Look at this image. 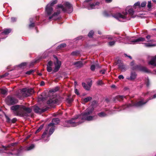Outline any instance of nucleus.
Here are the masks:
<instances>
[{"instance_id": "nucleus-31", "label": "nucleus", "mask_w": 156, "mask_h": 156, "mask_svg": "<svg viewBox=\"0 0 156 156\" xmlns=\"http://www.w3.org/2000/svg\"><path fill=\"white\" fill-rule=\"evenodd\" d=\"M94 32L93 31H90L88 34V36L89 37H92L94 34Z\"/></svg>"}, {"instance_id": "nucleus-16", "label": "nucleus", "mask_w": 156, "mask_h": 156, "mask_svg": "<svg viewBox=\"0 0 156 156\" xmlns=\"http://www.w3.org/2000/svg\"><path fill=\"white\" fill-rule=\"evenodd\" d=\"M99 4V2H97L95 3H94L89 4L87 6V8L89 9H95L96 5H98Z\"/></svg>"}, {"instance_id": "nucleus-27", "label": "nucleus", "mask_w": 156, "mask_h": 156, "mask_svg": "<svg viewBox=\"0 0 156 156\" xmlns=\"http://www.w3.org/2000/svg\"><path fill=\"white\" fill-rule=\"evenodd\" d=\"M116 98L119 100H122L123 98H125V97L123 96L118 95L116 96Z\"/></svg>"}, {"instance_id": "nucleus-7", "label": "nucleus", "mask_w": 156, "mask_h": 156, "mask_svg": "<svg viewBox=\"0 0 156 156\" xmlns=\"http://www.w3.org/2000/svg\"><path fill=\"white\" fill-rule=\"evenodd\" d=\"M54 126H48V127L46 128L45 129V131H44L43 134L42 136V138H44L45 137V136L47 134V133L48 130V129L50 128L49 131V134L50 135H51L54 130Z\"/></svg>"}, {"instance_id": "nucleus-51", "label": "nucleus", "mask_w": 156, "mask_h": 156, "mask_svg": "<svg viewBox=\"0 0 156 156\" xmlns=\"http://www.w3.org/2000/svg\"><path fill=\"white\" fill-rule=\"evenodd\" d=\"M34 23H32L29 25V27H33L34 26Z\"/></svg>"}, {"instance_id": "nucleus-3", "label": "nucleus", "mask_w": 156, "mask_h": 156, "mask_svg": "<svg viewBox=\"0 0 156 156\" xmlns=\"http://www.w3.org/2000/svg\"><path fill=\"white\" fill-rule=\"evenodd\" d=\"M65 6L66 8H64L63 6L61 5H58L57 6V12H54L51 16H49V19L51 20L52 18L55 20V19L54 17L57 16L60 12V11H63L64 12L67 11L68 13H71L73 11V8L72 5L69 3L66 2L65 3Z\"/></svg>"}, {"instance_id": "nucleus-46", "label": "nucleus", "mask_w": 156, "mask_h": 156, "mask_svg": "<svg viewBox=\"0 0 156 156\" xmlns=\"http://www.w3.org/2000/svg\"><path fill=\"white\" fill-rule=\"evenodd\" d=\"M17 120V119L16 118H13V119L11 121V122L12 123H15Z\"/></svg>"}, {"instance_id": "nucleus-10", "label": "nucleus", "mask_w": 156, "mask_h": 156, "mask_svg": "<svg viewBox=\"0 0 156 156\" xmlns=\"http://www.w3.org/2000/svg\"><path fill=\"white\" fill-rule=\"evenodd\" d=\"M125 40L126 41H131V42L133 43V44H135L136 43L140 41H144L145 40V39L140 37L137 39L134 40H131L129 38V37H126L125 38Z\"/></svg>"}, {"instance_id": "nucleus-34", "label": "nucleus", "mask_w": 156, "mask_h": 156, "mask_svg": "<svg viewBox=\"0 0 156 156\" xmlns=\"http://www.w3.org/2000/svg\"><path fill=\"white\" fill-rule=\"evenodd\" d=\"M146 2H142L141 5H140V7H144L146 5Z\"/></svg>"}, {"instance_id": "nucleus-5", "label": "nucleus", "mask_w": 156, "mask_h": 156, "mask_svg": "<svg viewBox=\"0 0 156 156\" xmlns=\"http://www.w3.org/2000/svg\"><path fill=\"white\" fill-rule=\"evenodd\" d=\"M126 11H128L129 14L130 15L132 16L133 14L134 11L132 9L130 8L128 9V8L126 9ZM127 12H126L125 13H123L122 14L120 13H117L113 15V16L117 19L122 18L123 20H125L127 18Z\"/></svg>"}, {"instance_id": "nucleus-42", "label": "nucleus", "mask_w": 156, "mask_h": 156, "mask_svg": "<svg viewBox=\"0 0 156 156\" xmlns=\"http://www.w3.org/2000/svg\"><path fill=\"white\" fill-rule=\"evenodd\" d=\"M52 65V62L51 61H49L47 65V66H51Z\"/></svg>"}, {"instance_id": "nucleus-38", "label": "nucleus", "mask_w": 156, "mask_h": 156, "mask_svg": "<svg viewBox=\"0 0 156 156\" xmlns=\"http://www.w3.org/2000/svg\"><path fill=\"white\" fill-rule=\"evenodd\" d=\"M34 72V70H30L29 71L27 72L26 73V74L28 75H30Z\"/></svg>"}, {"instance_id": "nucleus-62", "label": "nucleus", "mask_w": 156, "mask_h": 156, "mask_svg": "<svg viewBox=\"0 0 156 156\" xmlns=\"http://www.w3.org/2000/svg\"><path fill=\"white\" fill-rule=\"evenodd\" d=\"M38 75L39 76H41L42 75L41 74V73H39L38 74Z\"/></svg>"}, {"instance_id": "nucleus-32", "label": "nucleus", "mask_w": 156, "mask_h": 156, "mask_svg": "<svg viewBox=\"0 0 156 156\" xmlns=\"http://www.w3.org/2000/svg\"><path fill=\"white\" fill-rule=\"evenodd\" d=\"M66 46V44L65 43H63L61 44L59 46H58V48H62L65 47Z\"/></svg>"}, {"instance_id": "nucleus-20", "label": "nucleus", "mask_w": 156, "mask_h": 156, "mask_svg": "<svg viewBox=\"0 0 156 156\" xmlns=\"http://www.w3.org/2000/svg\"><path fill=\"white\" fill-rule=\"evenodd\" d=\"M92 99V98L90 97H87L83 99L82 102L83 103H87L90 101Z\"/></svg>"}, {"instance_id": "nucleus-9", "label": "nucleus", "mask_w": 156, "mask_h": 156, "mask_svg": "<svg viewBox=\"0 0 156 156\" xmlns=\"http://www.w3.org/2000/svg\"><path fill=\"white\" fill-rule=\"evenodd\" d=\"M54 57L56 59V62L54 63L55 66L54 71L55 72H56L58 70L60 67L61 62L58 60L57 57L55 55H54Z\"/></svg>"}, {"instance_id": "nucleus-8", "label": "nucleus", "mask_w": 156, "mask_h": 156, "mask_svg": "<svg viewBox=\"0 0 156 156\" xmlns=\"http://www.w3.org/2000/svg\"><path fill=\"white\" fill-rule=\"evenodd\" d=\"M6 101L8 105H11L17 103L18 100L13 97H9L7 99Z\"/></svg>"}, {"instance_id": "nucleus-45", "label": "nucleus", "mask_w": 156, "mask_h": 156, "mask_svg": "<svg viewBox=\"0 0 156 156\" xmlns=\"http://www.w3.org/2000/svg\"><path fill=\"white\" fill-rule=\"evenodd\" d=\"M5 117L6 119V120L8 122H11V121L10 120V119L7 116H5Z\"/></svg>"}, {"instance_id": "nucleus-40", "label": "nucleus", "mask_w": 156, "mask_h": 156, "mask_svg": "<svg viewBox=\"0 0 156 156\" xmlns=\"http://www.w3.org/2000/svg\"><path fill=\"white\" fill-rule=\"evenodd\" d=\"M147 7L149 8H150L151 7V1H149L148 2Z\"/></svg>"}, {"instance_id": "nucleus-61", "label": "nucleus", "mask_w": 156, "mask_h": 156, "mask_svg": "<svg viewBox=\"0 0 156 156\" xmlns=\"http://www.w3.org/2000/svg\"><path fill=\"white\" fill-rule=\"evenodd\" d=\"M72 54L73 55H76V52H73L72 53Z\"/></svg>"}, {"instance_id": "nucleus-33", "label": "nucleus", "mask_w": 156, "mask_h": 156, "mask_svg": "<svg viewBox=\"0 0 156 156\" xmlns=\"http://www.w3.org/2000/svg\"><path fill=\"white\" fill-rule=\"evenodd\" d=\"M92 81L91 80H90L89 81H88L87 83L88 86V87H89L90 88L92 85Z\"/></svg>"}, {"instance_id": "nucleus-36", "label": "nucleus", "mask_w": 156, "mask_h": 156, "mask_svg": "<svg viewBox=\"0 0 156 156\" xmlns=\"http://www.w3.org/2000/svg\"><path fill=\"white\" fill-rule=\"evenodd\" d=\"M115 43V41H112L111 42H110L108 43V44L110 46H112L114 45Z\"/></svg>"}, {"instance_id": "nucleus-26", "label": "nucleus", "mask_w": 156, "mask_h": 156, "mask_svg": "<svg viewBox=\"0 0 156 156\" xmlns=\"http://www.w3.org/2000/svg\"><path fill=\"white\" fill-rule=\"evenodd\" d=\"M7 90L5 89H1L0 90V92L2 94H5L7 92Z\"/></svg>"}, {"instance_id": "nucleus-59", "label": "nucleus", "mask_w": 156, "mask_h": 156, "mask_svg": "<svg viewBox=\"0 0 156 156\" xmlns=\"http://www.w3.org/2000/svg\"><path fill=\"white\" fill-rule=\"evenodd\" d=\"M44 83L43 81H41V86H43L44 85Z\"/></svg>"}, {"instance_id": "nucleus-60", "label": "nucleus", "mask_w": 156, "mask_h": 156, "mask_svg": "<svg viewBox=\"0 0 156 156\" xmlns=\"http://www.w3.org/2000/svg\"><path fill=\"white\" fill-rule=\"evenodd\" d=\"M105 1L106 2L109 3L111 2L112 0H105Z\"/></svg>"}, {"instance_id": "nucleus-39", "label": "nucleus", "mask_w": 156, "mask_h": 156, "mask_svg": "<svg viewBox=\"0 0 156 156\" xmlns=\"http://www.w3.org/2000/svg\"><path fill=\"white\" fill-rule=\"evenodd\" d=\"M95 69V66L94 65H92L91 66L90 69L92 71L94 70Z\"/></svg>"}, {"instance_id": "nucleus-54", "label": "nucleus", "mask_w": 156, "mask_h": 156, "mask_svg": "<svg viewBox=\"0 0 156 156\" xmlns=\"http://www.w3.org/2000/svg\"><path fill=\"white\" fill-rule=\"evenodd\" d=\"M26 63H23L20 64V66H24L26 65Z\"/></svg>"}, {"instance_id": "nucleus-52", "label": "nucleus", "mask_w": 156, "mask_h": 156, "mask_svg": "<svg viewBox=\"0 0 156 156\" xmlns=\"http://www.w3.org/2000/svg\"><path fill=\"white\" fill-rule=\"evenodd\" d=\"M75 93L77 94V95H79V93H78V90L77 89H76L75 90Z\"/></svg>"}, {"instance_id": "nucleus-56", "label": "nucleus", "mask_w": 156, "mask_h": 156, "mask_svg": "<svg viewBox=\"0 0 156 156\" xmlns=\"http://www.w3.org/2000/svg\"><path fill=\"white\" fill-rule=\"evenodd\" d=\"M156 98V94L154 95L153 97L152 98H150L148 100H149L151 99L152 98Z\"/></svg>"}, {"instance_id": "nucleus-2", "label": "nucleus", "mask_w": 156, "mask_h": 156, "mask_svg": "<svg viewBox=\"0 0 156 156\" xmlns=\"http://www.w3.org/2000/svg\"><path fill=\"white\" fill-rule=\"evenodd\" d=\"M14 114L16 115L21 116H27L28 114L30 113L32 109L23 105H15L11 107Z\"/></svg>"}, {"instance_id": "nucleus-43", "label": "nucleus", "mask_w": 156, "mask_h": 156, "mask_svg": "<svg viewBox=\"0 0 156 156\" xmlns=\"http://www.w3.org/2000/svg\"><path fill=\"white\" fill-rule=\"evenodd\" d=\"M8 74H9L8 73H5L4 74L2 75L1 76H0V78H2V77L6 76H8Z\"/></svg>"}, {"instance_id": "nucleus-21", "label": "nucleus", "mask_w": 156, "mask_h": 156, "mask_svg": "<svg viewBox=\"0 0 156 156\" xmlns=\"http://www.w3.org/2000/svg\"><path fill=\"white\" fill-rule=\"evenodd\" d=\"M11 31V29H8L4 30V31L2 33V34H7L10 33Z\"/></svg>"}, {"instance_id": "nucleus-64", "label": "nucleus", "mask_w": 156, "mask_h": 156, "mask_svg": "<svg viewBox=\"0 0 156 156\" xmlns=\"http://www.w3.org/2000/svg\"><path fill=\"white\" fill-rule=\"evenodd\" d=\"M156 30V29H154L153 30Z\"/></svg>"}, {"instance_id": "nucleus-35", "label": "nucleus", "mask_w": 156, "mask_h": 156, "mask_svg": "<svg viewBox=\"0 0 156 156\" xmlns=\"http://www.w3.org/2000/svg\"><path fill=\"white\" fill-rule=\"evenodd\" d=\"M47 70L48 72H51L52 71V68L51 66H47Z\"/></svg>"}, {"instance_id": "nucleus-49", "label": "nucleus", "mask_w": 156, "mask_h": 156, "mask_svg": "<svg viewBox=\"0 0 156 156\" xmlns=\"http://www.w3.org/2000/svg\"><path fill=\"white\" fill-rule=\"evenodd\" d=\"M118 78L119 79H123L124 78L123 76L122 75H120L119 76Z\"/></svg>"}, {"instance_id": "nucleus-11", "label": "nucleus", "mask_w": 156, "mask_h": 156, "mask_svg": "<svg viewBox=\"0 0 156 156\" xmlns=\"http://www.w3.org/2000/svg\"><path fill=\"white\" fill-rule=\"evenodd\" d=\"M133 69L144 72H148V69L146 67L142 66L140 65H136L133 67Z\"/></svg>"}, {"instance_id": "nucleus-50", "label": "nucleus", "mask_w": 156, "mask_h": 156, "mask_svg": "<svg viewBox=\"0 0 156 156\" xmlns=\"http://www.w3.org/2000/svg\"><path fill=\"white\" fill-rule=\"evenodd\" d=\"M146 84L147 87H148L149 85V80L148 79L147 80V81L146 82Z\"/></svg>"}, {"instance_id": "nucleus-57", "label": "nucleus", "mask_w": 156, "mask_h": 156, "mask_svg": "<svg viewBox=\"0 0 156 156\" xmlns=\"http://www.w3.org/2000/svg\"><path fill=\"white\" fill-rule=\"evenodd\" d=\"M125 55L126 56L128 57L130 59H132V57L130 56L127 55L126 54H125Z\"/></svg>"}, {"instance_id": "nucleus-29", "label": "nucleus", "mask_w": 156, "mask_h": 156, "mask_svg": "<svg viewBox=\"0 0 156 156\" xmlns=\"http://www.w3.org/2000/svg\"><path fill=\"white\" fill-rule=\"evenodd\" d=\"M34 147L33 144L31 145L30 146L28 147L27 148V150H30L33 149Z\"/></svg>"}, {"instance_id": "nucleus-24", "label": "nucleus", "mask_w": 156, "mask_h": 156, "mask_svg": "<svg viewBox=\"0 0 156 156\" xmlns=\"http://www.w3.org/2000/svg\"><path fill=\"white\" fill-rule=\"evenodd\" d=\"M136 77V75L135 73H132L131 75L130 79L133 80L135 79Z\"/></svg>"}, {"instance_id": "nucleus-37", "label": "nucleus", "mask_w": 156, "mask_h": 156, "mask_svg": "<svg viewBox=\"0 0 156 156\" xmlns=\"http://www.w3.org/2000/svg\"><path fill=\"white\" fill-rule=\"evenodd\" d=\"M155 46L154 44H145V46L146 47H152Z\"/></svg>"}, {"instance_id": "nucleus-19", "label": "nucleus", "mask_w": 156, "mask_h": 156, "mask_svg": "<svg viewBox=\"0 0 156 156\" xmlns=\"http://www.w3.org/2000/svg\"><path fill=\"white\" fill-rule=\"evenodd\" d=\"M57 102V100L55 99H50L47 101V103L48 104L51 105V104L56 103Z\"/></svg>"}, {"instance_id": "nucleus-6", "label": "nucleus", "mask_w": 156, "mask_h": 156, "mask_svg": "<svg viewBox=\"0 0 156 156\" xmlns=\"http://www.w3.org/2000/svg\"><path fill=\"white\" fill-rule=\"evenodd\" d=\"M146 102H147L144 103L142 101H140L135 104L132 103V104H129V105H126L122 106V109H124L126 108V107H129L131 106H135L136 107L140 106H142V105L145 104Z\"/></svg>"}, {"instance_id": "nucleus-12", "label": "nucleus", "mask_w": 156, "mask_h": 156, "mask_svg": "<svg viewBox=\"0 0 156 156\" xmlns=\"http://www.w3.org/2000/svg\"><path fill=\"white\" fill-rule=\"evenodd\" d=\"M117 65L120 69L122 71L124 72L125 71L126 69V68L125 66L124 65L122 62L121 60H118L117 62Z\"/></svg>"}, {"instance_id": "nucleus-47", "label": "nucleus", "mask_w": 156, "mask_h": 156, "mask_svg": "<svg viewBox=\"0 0 156 156\" xmlns=\"http://www.w3.org/2000/svg\"><path fill=\"white\" fill-rule=\"evenodd\" d=\"M106 71V70L105 69H103L101 70L100 71V72L102 74H104L105 73V72Z\"/></svg>"}, {"instance_id": "nucleus-23", "label": "nucleus", "mask_w": 156, "mask_h": 156, "mask_svg": "<svg viewBox=\"0 0 156 156\" xmlns=\"http://www.w3.org/2000/svg\"><path fill=\"white\" fill-rule=\"evenodd\" d=\"M98 115L101 117H102L106 116V114L104 112H101L98 114Z\"/></svg>"}, {"instance_id": "nucleus-58", "label": "nucleus", "mask_w": 156, "mask_h": 156, "mask_svg": "<svg viewBox=\"0 0 156 156\" xmlns=\"http://www.w3.org/2000/svg\"><path fill=\"white\" fill-rule=\"evenodd\" d=\"M134 65V61H132L130 63V65L132 66H133Z\"/></svg>"}, {"instance_id": "nucleus-18", "label": "nucleus", "mask_w": 156, "mask_h": 156, "mask_svg": "<svg viewBox=\"0 0 156 156\" xmlns=\"http://www.w3.org/2000/svg\"><path fill=\"white\" fill-rule=\"evenodd\" d=\"M74 65L76 67L79 68H80L83 66V64L81 61H78L74 63Z\"/></svg>"}, {"instance_id": "nucleus-53", "label": "nucleus", "mask_w": 156, "mask_h": 156, "mask_svg": "<svg viewBox=\"0 0 156 156\" xmlns=\"http://www.w3.org/2000/svg\"><path fill=\"white\" fill-rule=\"evenodd\" d=\"M146 37L147 40H149L151 38V36H150V35H147L146 36Z\"/></svg>"}, {"instance_id": "nucleus-25", "label": "nucleus", "mask_w": 156, "mask_h": 156, "mask_svg": "<svg viewBox=\"0 0 156 156\" xmlns=\"http://www.w3.org/2000/svg\"><path fill=\"white\" fill-rule=\"evenodd\" d=\"M57 3V1L56 0H54L52 2H51L50 3L48 4V5H50L52 7V6L55 4H56Z\"/></svg>"}, {"instance_id": "nucleus-15", "label": "nucleus", "mask_w": 156, "mask_h": 156, "mask_svg": "<svg viewBox=\"0 0 156 156\" xmlns=\"http://www.w3.org/2000/svg\"><path fill=\"white\" fill-rule=\"evenodd\" d=\"M59 122V120L58 118H54L52 119L51 122L48 124V126H54L55 125L58 124Z\"/></svg>"}, {"instance_id": "nucleus-48", "label": "nucleus", "mask_w": 156, "mask_h": 156, "mask_svg": "<svg viewBox=\"0 0 156 156\" xmlns=\"http://www.w3.org/2000/svg\"><path fill=\"white\" fill-rule=\"evenodd\" d=\"M16 19L14 17H12L11 18V21L12 22H14L16 21Z\"/></svg>"}, {"instance_id": "nucleus-28", "label": "nucleus", "mask_w": 156, "mask_h": 156, "mask_svg": "<svg viewBox=\"0 0 156 156\" xmlns=\"http://www.w3.org/2000/svg\"><path fill=\"white\" fill-rule=\"evenodd\" d=\"M43 126H44V125H41L40 126L39 128L36 131V133H38V132H39V131H40L42 129L43 127Z\"/></svg>"}, {"instance_id": "nucleus-55", "label": "nucleus", "mask_w": 156, "mask_h": 156, "mask_svg": "<svg viewBox=\"0 0 156 156\" xmlns=\"http://www.w3.org/2000/svg\"><path fill=\"white\" fill-rule=\"evenodd\" d=\"M67 101L69 103H70L72 102V100L71 99H68L67 100Z\"/></svg>"}, {"instance_id": "nucleus-14", "label": "nucleus", "mask_w": 156, "mask_h": 156, "mask_svg": "<svg viewBox=\"0 0 156 156\" xmlns=\"http://www.w3.org/2000/svg\"><path fill=\"white\" fill-rule=\"evenodd\" d=\"M33 110L35 112L39 113L44 112L46 111L45 109H42L36 106L33 107Z\"/></svg>"}, {"instance_id": "nucleus-44", "label": "nucleus", "mask_w": 156, "mask_h": 156, "mask_svg": "<svg viewBox=\"0 0 156 156\" xmlns=\"http://www.w3.org/2000/svg\"><path fill=\"white\" fill-rule=\"evenodd\" d=\"M59 89V87H55L54 88V90H53V91L54 92H56Z\"/></svg>"}, {"instance_id": "nucleus-22", "label": "nucleus", "mask_w": 156, "mask_h": 156, "mask_svg": "<svg viewBox=\"0 0 156 156\" xmlns=\"http://www.w3.org/2000/svg\"><path fill=\"white\" fill-rule=\"evenodd\" d=\"M82 85L86 90H90V88H89V87H88L85 83H82Z\"/></svg>"}, {"instance_id": "nucleus-63", "label": "nucleus", "mask_w": 156, "mask_h": 156, "mask_svg": "<svg viewBox=\"0 0 156 156\" xmlns=\"http://www.w3.org/2000/svg\"><path fill=\"white\" fill-rule=\"evenodd\" d=\"M153 1L154 2H156V1H155V0H153Z\"/></svg>"}, {"instance_id": "nucleus-41", "label": "nucleus", "mask_w": 156, "mask_h": 156, "mask_svg": "<svg viewBox=\"0 0 156 156\" xmlns=\"http://www.w3.org/2000/svg\"><path fill=\"white\" fill-rule=\"evenodd\" d=\"M97 84L98 85H101L103 84L102 81L101 80H99L97 82Z\"/></svg>"}, {"instance_id": "nucleus-4", "label": "nucleus", "mask_w": 156, "mask_h": 156, "mask_svg": "<svg viewBox=\"0 0 156 156\" xmlns=\"http://www.w3.org/2000/svg\"><path fill=\"white\" fill-rule=\"evenodd\" d=\"M20 94L18 95L19 98L21 99L22 97H27L32 95L34 91L32 88L22 89L20 91Z\"/></svg>"}, {"instance_id": "nucleus-30", "label": "nucleus", "mask_w": 156, "mask_h": 156, "mask_svg": "<svg viewBox=\"0 0 156 156\" xmlns=\"http://www.w3.org/2000/svg\"><path fill=\"white\" fill-rule=\"evenodd\" d=\"M136 6H138L139 8L140 7V2H137L134 4V7L135 8H136Z\"/></svg>"}, {"instance_id": "nucleus-17", "label": "nucleus", "mask_w": 156, "mask_h": 156, "mask_svg": "<svg viewBox=\"0 0 156 156\" xmlns=\"http://www.w3.org/2000/svg\"><path fill=\"white\" fill-rule=\"evenodd\" d=\"M149 64L152 65L156 66V56L152 58Z\"/></svg>"}, {"instance_id": "nucleus-1", "label": "nucleus", "mask_w": 156, "mask_h": 156, "mask_svg": "<svg viewBox=\"0 0 156 156\" xmlns=\"http://www.w3.org/2000/svg\"><path fill=\"white\" fill-rule=\"evenodd\" d=\"M93 110L92 107L88 108L84 113L79 115L76 116L69 120L65 121L64 124V126L66 127H74L83 122L84 120H92L94 116L89 115L92 112Z\"/></svg>"}, {"instance_id": "nucleus-13", "label": "nucleus", "mask_w": 156, "mask_h": 156, "mask_svg": "<svg viewBox=\"0 0 156 156\" xmlns=\"http://www.w3.org/2000/svg\"><path fill=\"white\" fill-rule=\"evenodd\" d=\"M53 11V9L50 5H48L45 8V12L48 15H50Z\"/></svg>"}]
</instances>
